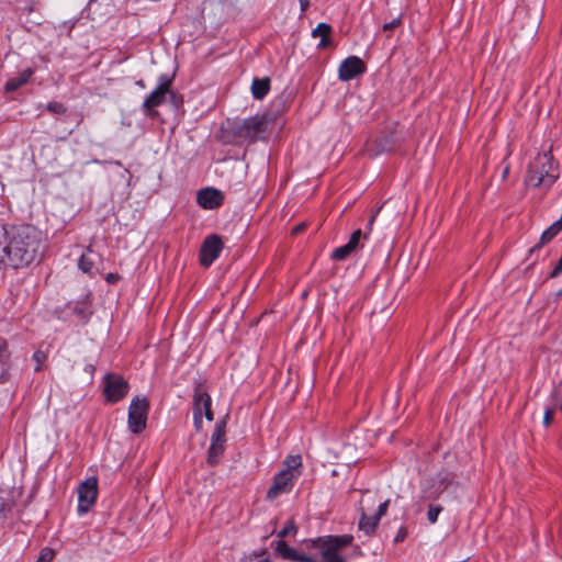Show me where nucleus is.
<instances>
[{
	"instance_id": "obj_42",
	"label": "nucleus",
	"mask_w": 562,
	"mask_h": 562,
	"mask_svg": "<svg viewBox=\"0 0 562 562\" xmlns=\"http://www.w3.org/2000/svg\"><path fill=\"white\" fill-rule=\"evenodd\" d=\"M136 85L140 88H145V82L143 80H138Z\"/></svg>"
},
{
	"instance_id": "obj_4",
	"label": "nucleus",
	"mask_w": 562,
	"mask_h": 562,
	"mask_svg": "<svg viewBox=\"0 0 562 562\" xmlns=\"http://www.w3.org/2000/svg\"><path fill=\"white\" fill-rule=\"evenodd\" d=\"M558 178L557 167L550 154L538 155L530 164L526 182L527 184L546 189L550 188Z\"/></svg>"
},
{
	"instance_id": "obj_16",
	"label": "nucleus",
	"mask_w": 562,
	"mask_h": 562,
	"mask_svg": "<svg viewBox=\"0 0 562 562\" xmlns=\"http://www.w3.org/2000/svg\"><path fill=\"white\" fill-rule=\"evenodd\" d=\"M193 415H204L210 422L213 419L211 396L201 389H198L193 396Z\"/></svg>"
},
{
	"instance_id": "obj_33",
	"label": "nucleus",
	"mask_w": 562,
	"mask_h": 562,
	"mask_svg": "<svg viewBox=\"0 0 562 562\" xmlns=\"http://www.w3.org/2000/svg\"><path fill=\"white\" fill-rule=\"evenodd\" d=\"M295 531V526L293 524V521H289L284 527L283 529L279 532V537L280 538H283L285 536H288L290 532H294Z\"/></svg>"
},
{
	"instance_id": "obj_34",
	"label": "nucleus",
	"mask_w": 562,
	"mask_h": 562,
	"mask_svg": "<svg viewBox=\"0 0 562 562\" xmlns=\"http://www.w3.org/2000/svg\"><path fill=\"white\" fill-rule=\"evenodd\" d=\"M557 408H554V406L552 405L551 407H547L546 411H544V416H543V424L546 426H548L550 423H551V419H552V415H553V412L555 411Z\"/></svg>"
},
{
	"instance_id": "obj_39",
	"label": "nucleus",
	"mask_w": 562,
	"mask_h": 562,
	"mask_svg": "<svg viewBox=\"0 0 562 562\" xmlns=\"http://www.w3.org/2000/svg\"><path fill=\"white\" fill-rule=\"evenodd\" d=\"M299 2H300L301 11L305 12L310 5V0H299Z\"/></svg>"
},
{
	"instance_id": "obj_29",
	"label": "nucleus",
	"mask_w": 562,
	"mask_h": 562,
	"mask_svg": "<svg viewBox=\"0 0 562 562\" xmlns=\"http://www.w3.org/2000/svg\"><path fill=\"white\" fill-rule=\"evenodd\" d=\"M53 558H54V551L49 548H44L40 553L38 561L47 562V561L53 560Z\"/></svg>"
},
{
	"instance_id": "obj_41",
	"label": "nucleus",
	"mask_w": 562,
	"mask_h": 562,
	"mask_svg": "<svg viewBox=\"0 0 562 562\" xmlns=\"http://www.w3.org/2000/svg\"><path fill=\"white\" fill-rule=\"evenodd\" d=\"M3 508H4V501L3 498L0 496V515L2 514L3 512Z\"/></svg>"
},
{
	"instance_id": "obj_6",
	"label": "nucleus",
	"mask_w": 562,
	"mask_h": 562,
	"mask_svg": "<svg viewBox=\"0 0 562 562\" xmlns=\"http://www.w3.org/2000/svg\"><path fill=\"white\" fill-rule=\"evenodd\" d=\"M149 403L146 397L135 396L128 407L127 426L131 432L140 434L147 425Z\"/></svg>"
},
{
	"instance_id": "obj_28",
	"label": "nucleus",
	"mask_w": 562,
	"mask_h": 562,
	"mask_svg": "<svg viewBox=\"0 0 562 562\" xmlns=\"http://www.w3.org/2000/svg\"><path fill=\"white\" fill-rule=\"evenodd\" d=\"M401 23H402V21H401V18L398 16V18H395L392 21L385 23L382 29L384 32L391 33L393 30L398 27L401 25Z\"/></svg>"
},
{
	"instance_id": "obj_35",
	"label": "nucleus",
	"mask_w": 562,
	"mask_h": 562,
	"mask_svg": "<svg viewBox=\"0 0 562 562\" xmlns=\"http://www.w3.org/2000/svg\"><path fill=\"white\" fill-rule=\"evenodd\" d=\"M243 562H272L268 557L265 555H252L246 558Z\"/></svg>"
},
{
	"instance_id": "obj_11",
	"label": "nucleus",
	"mask_w": 562,
	"mask_h": 562,
	"mask_svg": "<svg viewBox=\"0 0 562 562\" xmlns=\"http://www.w3.org/2000/svg\"><path fill=\"white\" fill-rule=\"evenodd\" d=\"M130 390V385L125 379L117 374H106L104 378V395L111 403L123 400Z\"/></svg>"
},
{
	"instance_id": "obj_25",
	"label": "nucleus",
	"mask_w": 562,
	"mask_h": 562,
	"mask_svg": "<svg viewBox=\"0 0 562 562\" xmlns=\"http://www.w3.org/2000/svg\"><path fill=\"white\" fill-rule=\"evenodd\" d=\"M442 512V507L440 505H432L430 504L428 506L427 512V519L430 524H436L438 520L439 514Z\"/></svg>"
},
{
	"instance_id": "obj_2",
	"label": "nucleus",
	"mask_w": 562,
	"mask_h": 562,
	"mask_svg": "<svg viewBox=\"0 0 562 562\" xmlns=\"http://www.w3.org/2000/svg\"><path fill=\"white\" fill-rule=\"evenodd\" d=\"M302 470L301 454L286 456L282 461L281 469L272 477V483L266 493V501L273 502L280 496L291 493L302 475Z\"/></svg>"
},
{
	"instance_id": "obj_20",
	"label": "nucleus",
	"mask_w": 562,
	"mask_h": 562,
	"mask_svg": "<svg viewBox=\"0 0 562 562\" xmlns=\"http://www.w3.org/2000/svg\"><path fill=\"white\" fill-rule=\"evenodd\" d=\"M270 90V79L269 78H254L251 82V93L254 99L262 100Z\"/></svg>"
},
{
	"instance_id": "obj_7",
	"label": "nucleus",
	"mask_w": 562,
	"mask_h": 562,
	"mask_svg": "<svg viewBox=\"0 0 562 562\" xmlns=\"http://www.w3.org/2000/svg\"><path fill=\"white\" fill-rule=\"evenodd\" d=\"M303 541L300 550L291 548L282 539L276 542V552L283 558L292 562H319L317 552L315 549H308Z\"/></svg>"
},
{
	"instance_id": "obj_24",
	"label": "nucleus",
	"mask_w": 562,
	"mask_h": 562,
	"mask_svg": "<svg viewBox=\"0 0 562 562\" xmlns=\"http://www.w3.org/2000/svg\"><path fill=\"white\" fill-rule=\"evenodd\" d=\"M351 252H353V250L346 244L336 248L331 254V258L334 260H345Z\"/></svg>"
},
{
	"instance_id": "obj_40",
	"label": "nucleus",
	"mask_w": 562,
	"mask_h": 562,
	"mask_svg": "<svg viewBox=\"0 0 562 562\" xmlns=\"http://www.w3.org/2000/svg\"><path fill=\"white\" fill-rule=\"evenodd\" d=\"M75 312H76L77 314H79V315H82V317H86V316H85V311H83L82 308H78V307H76V308H75Z\"/></svg>"
},
{
	"instance_id": "obj_3",
	"label": "nucleus",
	"mask_w": 562,
	"mask_h": 562,
	"mask_svg": "<svg viewBox=\"0 0 562 562\" xmlns=\"http://www.w3.org/2000/svg\"><path fill=\"white\" fill-rule=\"evenodd\" d=\"M352 536H328L308 539L305 546L315 549L319 562H346L339 550L352 542Z\"/></svg>"
},
{
	"instance_id": "obj_27",
	"label": "nucleus",
	"mask_w": 562,
	"mask_h": 562,
	"mask_svg": "<svg viewBox=\"0 0 562 562\" xmlns=\"http://www.w3.org/2000/svg\"><path fill=\"white\" fill-rule=\"evenodd\" d=\"M361 238H363V234L361 229H357L351 234L347 245L355 251L360 246Z\"/></svg>"
},
{
	"instance_id": "obj_9",
	"label": "nucleus",
	"mask_w": 562,
	"mask_h": 562,
	"mask_svg": "<svg viewBox=\"0 0 562 562\" xmlns=\"http://www.w3.org/2000/svg\"><path fill=\"white\" fill-rule=\"evenodd\" d=\"M98 497V480L92 476L78 487V514L85 515L94 505Z\"/></svg>"
},
{
	"instance_id": "obj_8",
	"label": "nucleus",
	"mask_w": 562,
	"mask_h": 562,
	"mask_svg": "<svg viewBox=\"0 0 562 562\" xmlns=\"http://www.w3.org/2000/svg\"><path fill=\"white\" fill-rule=\"evenodd\" d=\"M171 82L172 79L167 75H161L159 77L158 86L154 91L150 92V94L144 100L142 104L145 113L150 116H155L157 114V111L154 109L165 102L166 95L171 91Z\"/></svg>"
},
{
	"instance_id": "obj_15",
	"label": "nucleus",
	"mask_w": 562,
	"mask_h": 562,
	"mask_svg": "<svg viewBox=\"0 0 562 562\" xmlns=\"http://www.w3.org/2000/svg\"><path fill=\"white\" fill-rule=\"evenodd\" d=\"M198 204L204 210H215L224 202V194L215 188L201 189L196 194Z\"/></svg>"
},
{
	"instance_id": "obj_21",
	"label": "nucleus",
	"mask_w": 562,
	"mask_h": 562,
	"mask_svg": "<svg viewBox=\"0 0 562 562\" xmlns=\"http://www.w3.org/2000/svg\"><path fill=\"white\" fill-rule=\"evenodd\" d=\"M562 231L561 225L558 223H552L540 236L538 244H536L530 251L533 252L537 249H540L546 244L551 241L560 232Z\"/></svg>"
},
{
	"instance_id": "obj_22",
	"label": "nucleus",
	"mask_w": 562,
	"mask_h": 562,
	"mask_svg": "<svg viewBox=\"0 0 562 562\" xmlns=\"http://www.w3.org/2000/svg\"><path fill=\"white\" fill-rule=\"evenodd\" d=\"M90 254H92V249H91V247H88L86 249V252H83L81 255V257L79 258V261H78V268L83 273H88V274L92 273V269H93V266H94V261L89 256Z\"/></svg>"
},
{
	"instance_id": "obj_37",
	"label": "nucleus",
	"mask_w": 562,
	"mask_h": 562,
	"mask_svg": "<svg viewBox=\"0 0 562 562\" xmlns=\"http://www.w3.org/2000/svg\"><path fill=\"white\" fill-rule=\"evenodd\" d=\"M203 417L202 416H196V415H193V424H194V428L200 431L203 427Z\"/></svg>"
},
{
	"instance_id": "obj_23",
	"label": "nucleus",
	"mask_w": 562,
	"mask_h": 562,
	"mask_svg": "<svg viewBox=\"0 0 562 562\" xmlns=\"http://www.w3.org/2000/svg\"><path fill=\"white\" fill-rule=\"evenodd\" d=\"M551 404L554 406V408L562 411V379L551 394Z\"/></svg>"
},
{
	"instance_id": "obj_13",
	"label": "nucleus",
	"mask_w": 562,
	"mask_h": 562,
	"mask_svg": "<svg viewBox=\"0 0 562 562\" xmlns=\"http://www.w3.org/2000/svg\"><path fill=\"white\" fill-rule=\"evenodd\" d=\"M390 501L386 499L383 503H381L378 507V510L374 515L369 516L363 508L361 507V514L359 519V530H361L366 536H372L376 527L381 520V518L386 514L387 507H389Z\"/></svg>"
},
{
	"instance_id": "obj_10",
	"label": "nucleus",
	"mask_w": 562,
	"mask_h": 562,
	"mask_svg": "<svg viewBox=\"0 0 562 562\" xmlns=\"http://www.w3.org/2000/svg\"><path fill=\"white\" fill-rule=\"evenodd\" d=\"M225 420H218L215 424L213 434L211 436V445L207 451V463L212 467L218 463L220 457L225 450Z\"/></svg>"
},
{
	"instance_id": "obj_12",
	"label": "nucleus",
	"mask_w": 562,
	"mask_h": 562,
	"mask_svg": "<svg viewBox=\"0 0 562 562\" xmlns=\"http://www.w3.org/2000/svg\"><path fill=\"white\" fill-rule=\"evenodd\" d=\"M222 238L212 234L205 237L200 249V262L203 267H210L223 250Z\"/></svg>"
},
{
	"instance_id": "obj_1",
	"label": "nucleus",
	"mask_w": 562,
	"mask_h": 562,
	"mask_svg": "<svg viewBox=\"0 0 562 562\" xmlns=\"http://www.w3.org/2000/svg\"><path fill=\"white\" fill-rule=\"evenodd\" d=\"M42 233L32 225H12L0 231V263L23 268L41 258Z\"/></svg>"
},
{
	"instance_id": "obj_38",
	"label": "nucleus",
	"mask_w": 562,
	"mask_h": 562,
	"mask_svg": "<svg viewBox=\"0 0 562 562\" xmlns=\"http://www.w3.org/2000/svg\"><path fill=\"white\" fill-rule=\"evenodd\" d=\"M119 279H120L119 274L112 273V272L108 273L105 277L106 282L110 284L116 283L119 281Z\"/></svg>"
},
{
	"instance_id": "obj_18",
	"label": "nucleus",
	"mask_w": 562,
	"mask_h": 562,
	"mask_svg": "<svg viewBox=\"0 0 562 562\" xmlns=\"http://www.w3.org/2000/svg\"><path fill=\"white\" fill-rule=\"evenodd\" d=\"M34 70L32 68H26L23 71H21L18 76L10 78L5 82V91L7 92H14L20 87L24 86L30 78L33 76Z\"/></svg>"
},
{
	"instance_id": "obj_26",
	"label": "nucleus",
	"mask_w": 562,
	"mask_h": 562,
	"mask_svg": "<svg viewBox=\"0 0 562 562\" xmlns=\"http://www.w3.org/2000/svg\"><path fill=\"white\" fill-rule=\"evenodd\" d=\"M47 111H49L53 114H65L67 111V108L61 103L57 101H52L46 105Z\"/></svg>"
},
{
	"instance_id": "obj_19",
	"label": "nucleus",
	"mask_w": 562,
	"mask_h": 562,
	"mask_svg": "<svg viewBox=\"0 0 562 562\" xmlns=\"http://www.w3.org/2000/svg\"><path fill=\"white\" fill-rule=\"evenodd\" d=\"M331 26L327 23H319L313 31V37H319L318 48H327L331 45Z\"/></svg>"
},
{
	"instance_id": "obj_43",
	"label": "nucleus",
	"mask_w": 562,
	"mask_h": 562,
	"mask_svg": "<svg viewBox=\"0 0 562 562\" xmlns=\"http://www.w3.org/2000/svg\"><path fill=\"white\" fill-rule=\"evenodd\" d=\"M508 171H509V167H505L504 171H503V177L505 178L507 175H508Z\"/></svg>"
},
{
	"instance_id": "obj_5",
	"label": "nucleus",
	"mask_w": 562,
	"mask_h": 562,
	"mask_svg": "<svg viewBox=\"0 0 562 562\" xmlns=\"http://www.w3.org/2000/svg\"><path fill=\"white\" fill-rule=\"evenodd\" d=\"M268 126L266 116H251L244 120H233L227 122V130L238 139L250 143L258 139L259 135L265 133Z\"/></svg>"
},
{
	"instance_id": "obj_36",
	"label": "nucleus",
	"mask_w": 562,
	"mask_h": 562,
	"mask_svg": "<svg viewBox=\"0 0 562 562\" xmlns=\"http://www.w3.org/2000/svg\"><path fill=\"white\" fill-rule=\"evenodd\" d=\"M561 273H562V256H561L560 260L557 262V265L554 266L553 270L551 271L550 277L557 278Z\"/></svg>"
},
{
	"instance_id": "obj_17",
	"label": "nucleus",
	"mask_w": 562,
	"mask_h": 562,
	"mask_svg": "<svg viewBox=\"0 0 562 562\" xmlns=\"http://www.w3.org/2000/svg\"><path fill=\"white\" fill-rule=\"evenodd\" d=\"M432 485L429 490L425 491L426 498L436 499L453 481V475L448 472L437 473L432 477Z\"/></svg>"
},
{
	"instance_id": "obj_30",
	"label": "nucleus",
	"mask_w": 562,
	"mask_h": 562,
	"mask_svg": "<svg viewBox=\"0 0 562 562\" xmlns=\"http://www.w3.org/2000/svg\"><path fill=\"white\" fill-rule=\"evenodd\" d=\"M33 359L37 363L35 371H40L43 362L46 360V355L43 351L37 350L33 353Z\"/></svg>"
},
{
	"instance_id": "obj_32",
	"label": "nucleus",
	"mask_w": 562,
	"mask_h": 562,
	"mask_svg": "<svg viewBox=\"0 0 562 562\" xmlns=\"http://www.w3.org/2000/svg\"><path fill=\"white\" fill-rule=\"evenodd\" d=\"M380 209H378L370 217L369 222H368V225H367V229L363 234V238L367 239L369 234L371 233L372 231V227H373V224H374V221L378 216V213H379Z\"/></svg>"
},
{
	"instance_id": "obj_14",
	"label": "nucleus",
	"mask_w": 562,
	"mask_h": 562,
	"mask_svg": "<svg viewBox=\"0 0 562 562\" xmlns=\"http://www.w3.org/2000/svg\"><path fill=\"white\" fill-rule=\"evenodd\" d=\"M366 72V65L358 56H349L344 59L338 67V78L340 81H350L357 76Z\"/></svg>"
},
{
	"instance_id": "obj_31",
	"label": "nucleus",
	"mask_w": 562,
	"mask_h": 562,
	"mask_svg": "<svg viewBox=\"0 0 562 562\" xmlns=\"http://www.w3.org/2000/svg\"><path fill=\"white\" fill-rule=\"evenodd\" d=\"M407 528L405 526H401L394 537V542L400 543L403 542L407 537Z\"/></svg>"
}]
</instances>
